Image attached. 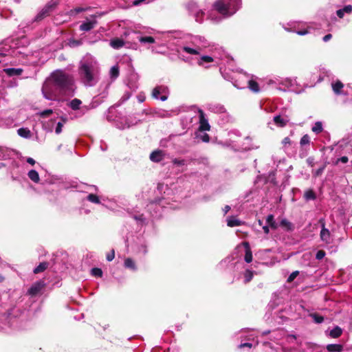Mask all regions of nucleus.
Returning <instances> with one entry per match:
<instances>
[{"label":"nucleus","instance_id":"f257e3e1","mask_svg":"<svg viewBox=\"0 0 352 352\" xmlns=\"http://www.w3.org/2000/svg\"><path fill=\"white\" fill-rule=\"evenodd\" d=\"M78 74L85 86H94L99 80L100 67L98 62L90 56L84 57L80 62Z\"/></svg>","mask_w":352,"mask_h":352},{"label":"nucleus","instance_id":"f03ea898","mask_svg":"<svg viewBox=\"0 0 352 352\" xmlns=\"http://www.w3.org/2000/svg\"><path fill=\"white\" fill-rule=\"evenodd\" d=\"M51 80L58 89V91L65 96L74 93V80L71 76L63 71L57 70L52 74Z\"/></svg>","mask_w":352,"mask_h":352},{"label":"nucleus","instance_id":"f3484780","mask_svg":"<svg viewBox=\"0 0 352 352\" xmlns=\"http://www.w3.org/2000/svg\"><path fill=\"white\" fill-rule=\"evenodd\" d=\"M6 73L10 76H19L22 74L23 69L21 68H8L5 69Z\"/></svg>","mask_w":352,"mask_h":352},{"label":"nucleus","instance_id":"cd10ccee","mask_svg":"<svg viewBox=\"0 0 352 352\" xmlns=\"http://www.w3.org/2000/svg\"><path fill=\"white\" fill-rule=\"evenodd\" d=\"M333 90L336 94H340V90L343 87V84L340 81H337L336 82L332 84Z\"/></svg>","mask_w":352,"mask_h":352},{"label":"nucleus","instance_id":"bf43d9fd","mask_svg":"<svg viewBox=\"0 0 352 352\" xmlns=\"http://www.w3.org/2000/svg\"><path fill=\"white\" fill-rule=\"evenodd\" d=\"M263 230L264 231V232L265 234H268L270 232V229H269V227L267 226H263Z\"/></svg>","mask_w":352,"mask_h":352},{"label":"nucleus","instance_id":"9b49d317","mask_svg":"<svg viewBox=\"0 0 352 352\" xmlns=\"http://www.w3.org/2000/svg\"><path fill=\"white\" fill-rule=\"evenodd\" d=\"M97 24V21L94 19L92 21H87L85 22H83L80 25V30L81 31H83V32H88L91 30H92L95 26Z\"/></svg>","mask_w":352,"mask_h":352},{"label":"nucleus","instance_id":"79ce46f5","mask_svg":"<svg viewBox=\"0 0 352 352\" xmlns=\"http://www.w3.org/2000/svg\"><path fill=\"white\" fill-rule=\"evenodd\" d=\"M291 144L292 141L288 137L285 138L282 141V144L283 145L284 148H287V146H290Z\"/></svg>","mask_w":352,"mask_h":352},{"label":"nucleus","instance_id":"f704fd0d","mask_svg":"<svg viewBox=\"0 0 352 352\" xmlns=\"http://www.w3.org/2000/svg\"><path fill=\"white\" fill-rule=\"evenodd\" d=\"M87 199L89 201L95 203V204H99L100 203V199H99L97 195H94V194H89L87 196Z\"/></svg>","mask_w":352,"mask_h":352},{"label":"nucleus","instance_id":"774afa93","mask_svg":"<svg viewBox=\"0 0 352 352\" xmlns=\"http://www.w3.org/2000/svg\"><path fill=\"white\" fill-rule=\"evenodd\" d=\"M258 223L259 226L263 225V221L261 220H258Z\"/></svg>","mask_w":352,"mask_h":352},{"label":"nucleus","instance_id":"69168bd1","mask_svg":"<svg viewBox=\"0 0 352 352\" xmlns=\"http://www.w3.org/2000/svg\"><path fill=\"white\" fill-rule=\"evenodd\" d=\"M135 219L136 220H140V221H142L143 220V215H140L139 217H135Z\"/></svg>","mask_w":352,"mask_h":352},{"label":"nucleus","instance_id":"f8f14e48","mask_svg":"<svg viewBox=\"0 0 352 352\" xmlns=\"http://www.w3.org/2000/svg\"><path fill=\"white\" fill-rule=\"evenodd\" d=\"M164 158V152L161 150L153 151L150 155V160L153 162H160Z\"/></svg>","mask_w":352,"mask_h":352},{"label":"nucleus","instance_id":"b1692460","mask_svg":"<svg viewBox=\"0 0 352 352\" xmlns=\"http://www.w3.org/2000/svg\"><path fill=\"white\" fill-rule=\"evenodd\" d=\"M81 103L82 102L80 100L74 98L70 102L69 106L73 110H78L80 108Z\"/></svg>","mask_w":352,"mask_h":352},{"label":"nucleus","instance_id":"e2e57ef3","mask_svg":"<svg viewBox=\"0 0 352 352\" xmlns=\"http://www.w3.org/2000/svg\"><path fill=\"white\" fill-rule=\"evenodd\" d=\"M230 210V207L229 206H226L223 209L224 214H227Z\"/></svg>","mask_w":352,"mask_h":352},{"label":"nucleus","instance_id":"a878e982","mask_svg":"<svg viewBox=\"0 0 352 352\" xmlns=\"http://www.w3.org/2000/svg\"><path fill=\"white\" fill-rule=\"evenodd\" d=\"M309 144H310V137L307 134L304 135L300 140V146L302 147H304L305 146H309Z\"/></svg>","mask_w":352,"mask_h":352},{"label":"nucleus","instance_id":"4468645a","mask_svg":"<svg viewBox=\"0 0 352 352\" xmlns=\"http://www.w3.org/2000/svg\"><path fill=\"white\" fill-rule=\"evenodd\" d=\"M328 352H341L343 350V346L341 344H330L326 347Z\"/></svg>","mask_w":352,"mask_h":352},{"label":"nucleus","instance_id":"aec40b11","mask_svg":"<svg viewBox=\"0 0 352 352\" xmlns=\"http://www.w3.org/2000/svg\"><path fill=\"white\" fill-rule=\"evenodd\" d=\"M248 88L254 93H258L260 91L258 84L254 80L248 81Z\"/></svg>","mask_w":352,"mask_h":352},{"label":"nucleus","instance_id":"412c9836","mask_svg":"<svg viewBox=\"0 0 352 352\" xmlns=\"http://www.w3.org/2000/svg\"><path fill=\"white\" fill-rule=\"evenodd\" d=\"M29 178L35 183H38L40 180L38 173L35 170H31L28 173Z\"/></svg>","mask_w":352,"mask_h":352},{"label":"nucleus","instance_id":"6e6d98bb","mask_svg":"<svg viewBox=\"0 0 352 352\" xmlns=\"http://www.w3.org/2000/svg\"><path fill=\"white\" fill-rule=\"evenodd\" d=\"M85 10H86V9L84 8H76L74 9V11L76 13H80V12H84Z\"/></svg>","mask_w":352,"mask_h":352},{"label":"nucleus","instance_id":"a211bd4d","mask_svg":"<svg viewBox=\"0 0 352 352\" xmlns=\"http://www.w3.org/2000/svg\"><path fill=\"white\" fill-rule=\"evenodd\" d=\"M342 329L340 327L336 326L331 331H330L329 336L333 338H338L342 335Z\"/></svg>","mask_w":352,"mask_h":352},{"label":"nucleus","instance_id":"4be33fe9","mask_svg":"<svg viewBox=\"0 0 352 352\" xmlns=\"http://www.w3.org/2000/svg\"><path fill=\"white\" fill-rule=\"evenodd\" d=\"M266 221L271 228L276 230L278 228V225L274 220L273 214H269L266 218Z\"/></svg>","mask_w":352,"mask_h":352},{"label":"nucleus","instance_id":"7c9ffc66","mask_svg":"<svg viewBox=\"0 0 352 352\" xmlns=\"http://www.w3.org/2000/svg\"><path fill=\"white\" fill-rule=\"evenodd\" d=\"M309 316L314 319L316 323L320 324L324 321V317L317 314H311Z\"/></svg>","mask_w":352,"mask_h":352},{"label":"nucleus","instance_id":"2f4dec72","mask_svg":"<svg viewBox=\"0 0 352 352\" xmlns=\"http://www.w3.org/2000/svg\"><path fill=\"white\" fill-rule=\"evenodd\" d=\"M213 61V58L209 56H203L198 61L199 65H203L204 63H211Z\"/></svg>","mask_w":352,"mask_h":352},{"label":"nucleus","instance_id":"c85d7f7f","mask_svg":"<svg viewBox=\"0 0 352 352\" xmlns=\"http://www.w3.org/2000/svg\"><path fill=\"white\" fill-rule=\"evenodd\" d=\"M47 263H41L34 270V273L38 274L40 272H42L47 268Z\"/></svg>","mask_w":352,"mask_h":352},{"label":"nucleus","instance_id":"8fccbe9b","mask_svg":"<svg viewBox=\"0 0 352 352\" xmlns=\"http://www.w3.org/2000/svg\"><path fill=\"white\" fill-rule=\"evenodd\" d=\"M204 14V12L202 11H200V12H198L197 14H196V21H199V22H201V19H199V17L201 18Z\"/></svg>","mask_w":352,"mask_h":352},{"label":"nucleus","instance_id":"338daca9","mask_svg":"<svg viewBox=\"0 0 352 352\" xmlns=\"http://www.w3.org/2000/svg\"><path fill=\"white\" fill-rule=\"evenodd\" d=\"M4 280V277L0 274V283H1Z\"/></svg>","mask_w":352,"mask_h":352},{"label":"nucleus","instance_id":"58836bf2","mask_svg":"<svg viewBox=\"0 0 352 352\" xmlns=\"http://www.w3.org/2000/svg\"><path fill=\"white\" fill-rule=\"evenodd\" d=\"M349 162V158L346 156H343L340 158H338L336 161L334 162L335 165H338L340 162H342L343 164H346Z\"/></svg>","mask_w":352,"mask_h":352},{"label":"nucleus","instance_id":"052dcab7","mask_svg":"<svg viewBox=\"0 0 352 352\" xmlns=\"http://www.w3.org/2000/svg\"><path fill=\"white\" fill-rule=\"evenodd\" d=\"M307 33H308L307 30H301V31H298L297 32V34H299V35H305Z\"/></svg>","mask_w":352,"mask_h":352},{"label":"nucleus","instance_id":"603ef678","mask_svg":"<svg viewBox=\"0 0 352 352\" xmlns=\"http://www.w3.org/2000/svg\"><path fill=\"white\" fill-rule=\"evenodd\" d=\"M5 153L6 148L4 147L0 146V159L4 157Z\"/></svg>","mask_w":352,"mask_h":352},{"label":"nucleus","instance_id":"3c124183","mask_svg":"<svg viewBox=\"0 0 352 352\" xmlns=\"http://www.w3.org/2000/svg\"><path fill=\"white\" fill-rule=\"evenodd\" d=\"M336 14L338 17L342 18L344 16V12L342 9H340V10H337Z\"/></svg>","mask_w":352,"mask_h":352},{"label":"nucleus","instance_id":"0eeeda50","mask_svg":"<svg viewBox=\"0 0 352 352\" xmlns=\"http://www.w3.org/2000/svg\"><path fill=\"white\" fill-rule=\"evenodd\" d=\"M320 223L322 226V230L320 231V239L322 241H324L327 243H329L331 234L328 229L325 228V223L324 219H320Z\"/></svg>","mask_w":352,"mask_h":352},{"label":"nucleus","instance_id":"ddd939ff","mask_svg":"<svg viewBox=\"0 0 352 352\" xmlns=\"http://www.w3.org/2000/svg\"><path fill=\"white\" fill-rule=\"evenodd\" d=\"M280 226L287 231H292L294 229L293 224L286 219H283L280 221Z\"/></svg>","mask_w":352,"mask_h":352},{"label":"nucleus","instance_id":"4c0bfd02","mask_svg":"<svg viewBox=\"0 0 352 352\" xmlns=\"http://www.w3.org/2000/svg\"><path fill=\"white\" fill-rule=\"evenodd\" d=\"M197 138H199L202 142H208L210 141V136L207 133H203L201 135H196Z\"/></svg>","mask_w":352,"mask_h":352},{"label":"nucleus","instance_id":"c756f323","mask_svg":"<svg viewBox=\"0 0 352 352\" xmlns=\"http://www.w3.org/2000/svg\"><path fill=\"white\" fill-rule=\"evenodd\" d=\"M304 197L307 200H311V199H315L316 195H315L314 192L312 190L309 189L305 191Z\"/></svg>","mask_w":352,"mask_h":352},{"label":"nucleus","instance_id":"680f3d73","mask_svg":"<svg viewBox=\"0 0 352 352\" xmlns=\"http://www.w3.org/2000/svg\"><path fill=\"white\" fill-rule=\"evenodd\" d=\"M314 159L311 158V157H309L307 159V163L311 166H314Z\"/></svg>","mask_w":352,"mask_h":352},{"label":"nucleus","instance_id":"de8ad7c7","mask_svg":"<svg viewBox=\"0 0 352 352\" xmlns=\"http://www.w3.org/2000/svg\"><path fill=\"white\" fill-rule=\"evenodd\" d=\"M245 281L249 282L252 280V278L253 277V274L250 271H248L245 274Z\"/></svg>","mask_w":352,"mask_h":352},{"label":"nucleus","instance_id":"864d4df0","mask_svg":"<svg viewBox=\"0 0 352 352\" xmlns=\"http://www.w3.org/2000/svg\"><path fill=\"white\" fill-rule=\"evenodd\" d=\"M331 37H332V35L331 34H328L323 37V41L324 42H327L331 38Z\"/></svg>","mask_w":352,"mask_h":352},{"label":"nucleus","instance_id":"c03bdc74","mask_svg":"<svg viewBox=\"0 0 352 352\" xmlns=\"http://www.w3.org/2000/svg\"><path fill=\"white\" fill-rule=\"evenodd\" d=\"M325 254H325L324 251L319 250L316 253V258L318 260H321V259H322L324 257Z\"/></svg>","mask_w":352,"mask_h":352},{"label":"nucleus","instance_id":"13d9d810","mask_svg":"<svg viewBox=\"0 0 352 352\" xmlns=\"http://www.w3.org/2000/svg\"><path fill=\"white\" fill-rule=\"evenodd\" d=\"M252 344L251 343L246 342V343H243V344H240L239 346L241 348H243V347H245V346L250 348V347H252Z\"/></svg>","mask_w":352,"mask_h":352},{"label":"nucleus","instance_id":"72a5a7b5","mask_svg":"<svg viewBox=\"0 0 352 352\" xmlns=\"http://www.w3.org/2000/svg\"><path fill=\"white\" fill-rule=\"evenodd\" d=\"M312 131L316 133H320L322 131V123L320 122H316L312 127Z\"/></svg>","mask_w":352,"mask_h":352},{"label":"nucleus","instance_id":"c9c22d12","mask_svg":"<svg viewBox=\"0 0 352 352\" xmlns=\"http://www.w3.org/2000/svg\"><path fill=\"white\" fill-rule=\"evenodd\" d=\"M91 274L96 277H101L102 276V271L100 268H93L91 270Z\"/></svg>","mask_w":352,"mask_h":352},{"label":"nucleus","instance_id":"7ed1b4c3","mask_svg":"<svg viewBox=\"0 0 352 352\" xmlns=\"http://www.w3.org/2000/svg\"><path fill=\"white\" fill-rule=\"evenodd\" d=\"M241 5V0H217L213 4V8L224 18H227L234 14Z\"/></svg>","mask_w":352,"mask_h":352},{"label":"nucleus","instance_id":"20e7f679","mask_svg":"<svg viewBox=\"0 0 352 352\" xmlns=\"http://www.w3.org/2000/svg\"><path fill=\"white\" fill-rule=\"evenodd\" d=\"M58 89L52 80H47L42 87V93L45 98L49 100H54L57 96Z\"/></svg>","mask_w":352,"mask_h":352},{"label":"nucleus","instance_id":"a18cd8bd","mask_svg":"<svg viewBox=\"0 0 352 352\" xmlns=\"http://www.w3.org/2000/svg\"><path fill=\"white\" fill-rule=\"evenodd\" d=\"M63 126V123H61L60 122L57 123V125H56V127L55 129V132L56 134H59L61 133Z\"/></svg>","mask_w":352,"mask_h":352},{"label":"nucleus","instance_id":"5701e85b","mask_svg":"<svg viewBox=\"0 0 352 352\" xmlns=\"http://www.w3.org/2000/svg\"><path fill=\"white\" fill-rule=\"evenodd\" d=\"M119 74H120V72H119V67L118 65H114L111 68L110 72H109V75H110L111 78H112L113 80L117 78L119 76Z\"/></svg>","mask_w":352,"mask_h":352},{"label":"nucleus","instance_id":"9d476101","mask_svg":"<svg viewBox=\"0 0 352 352\" xmlns=\"http://www.w3.org/2000/svg\"><path fill=\"white\" fill-rule=\"evenodd\" d=\"M242 245L244 246L245 251L244 260L246 263H250L252 261V253L250 244L248 242L244 241L242 243Z\"/></svg>","mask_w":352,"mask_h":352},{"label":"nucleus","instance_id":"49530a36","mask_svg":"<svg viewBox=\"0 0 352 352\" xmlns=\"http://www.w3.org/2000/svg\"><path fill=\"white\" fill-rule=\"evenodd\" d=\"M115 257V252L113 250L111 251L107 255V260L108 261H111Z\"/></svg>","mask_w":352,"mask_h":352},{"label":"nucleus","instance_id":"393cba45","mask_svg":"<svg viewBox=\"0 0 352 352\" xmlns=\"http://www.w3.org/2000/svg\"><path fill=\"white\" fill-rule=\"evenodd\" d=\"M19 135L23 138H29L30 136V131L28 129L20 128L17 130Z\"/></svg>","mask_w":352,"mask_h":352},{"label":"nucleus","instance_id":"473e14b6","mask_svg":"<svg viewBox=\"0 0 352 352\" xmlns=\"http://www.w3.org/2000/svg\"><path fill=\"white\" fill-rule=\"evenodd\" d=\"M124 266L126 267H127V268H131V269H133V270H135V263L130 258H128L125 259V261H124Z\"/></svg>","mask_w":352,"mask_h":352},{"label":"nucleus","instance_id":"6e6552de","mask_svg":"<svg viewBox=\"0 0 352 352\" xmlns=\"http://www.w3.org/2000/svg\"><path fill=\"white\" fill-rule=\"evenodd\" d=\"M45 285V284L44 281H37L29 289L28 294L31 296H35L38 294L43 288H44Z\"/></svg>","mask_w":352,"mask_h":352},{"label":"nucleus","instance_id":"e433bc0d","mask_svg":"<svg viewBox=\"0 0 352 352\" xmlns=\"http://www.w3.org/2000/svg\"><path fill=\"white\" fill-rule=\"evenodd\" d=\"M326 166H327V163H324V164L322 167L317 169L316 170H315L313 173V175L314 177H318V176L321 175L322 173H323L324 170L325 169Z\"/></svg>","mask_w":352,"mask_h":352},{"label":"nucleus","instance_id":"37998d69","mask_svg":"<svg viewBox=\"0 0 352 352\" xmlns=\"http://www.w3.org/2000/svg\"><path fill=\"white\" fill-rule=\"evenodd\" d=\"M53 113L52 109H47L39 113L41 117H47Z\"/></svg>","mask_w":352,"mask_h":352},{"label":"nucleus","instance_id":"ea45409f","mask_svg":"<svg viewBox=\"0 0 352 352\" xmlns=\"http://www.w3.org/2000/svg\"><path fill=\"white\" fill-rule=\"evenodd\" d=\"M172 162L177 166H184L186 164V161L184 160H180L177 158L173 159Z\"/></svg>","mask_w":352,"mask_h":352},{"label":"nucleus","instance_id":"09e8293b","mask_svg":"<svg viewBox=\"0 0 352 352\" xmlns=\"http://www.w3.org/2000/svg\"><path fill=\"white\" fill-rule=\"evenodd\" d=\"M342 10H344V13H351L352 11V6H346L342 8Z\"/></svg>","mask_w":352,"mask_h":352},{"label":"nucleus","instance_id":"6ab92c4d","mask_svg":"<svg viewBox=\"0 0 352 352\" xmlns=\"http://www.w3.org/2000/svg\"><path fill=\"white\" fill-rule=\"evenodd\" d=\"M241 224H242V222L234 217H230L227 219V225L229 227L239 226Z\"/></svg>","mask_w":352,"mask_h":352},{"label":"nucleus","instance_id":"bb28decb","mask_svg":"<svg viewBox=\"0 0 352 352\" xmlns=\"http://www.w3.org/2000/svg\"><path fill=\"white\" fill-rule=\"evenodd\" d=\"M139 41L142 43H153L155 39L152 36H140L139 37Z\"/></svg>","mask_w":352,"mask_h":352},{"label":"nucleus","instance_id":"0e129e2a","mask_svg":"<svg viewBox=\"0 0 352 352\" xmlns=\"http://www.w3.org/2000/svg\"><path fill=\"white\" fill-rule=\"evenodd\" d=\"M144 0H135L134 2H133V4L135 6H138L139 5L140 3H141L142 2H143Z\"/></svg>","mask_w":352,"mask_h":352},{"label":"nucleus","instance_id":"1a4fd4ad","mask_svg":"<svg viewBox=\"0 0 352 352\" xmlns=\"http://www.w3.org/2000/svg\"><path fill=\"white\" fill-rule=\"evenodd\" d=\"M181 50L191 55H198L202 51V48L198 45L194 47L184 46L181 48Z\"/></svg>","mask_w":352,"mask_h":352},{"label":"nucleus","instance_id":"dca6fc26","mask_svg":"<svg viewBox=\"0 0 352 352\" xmlns=\"http://www.w3.org/2000/svg\"><path fill=\"white\" fill-rule=\"evenodd\" d=\"M124 45V42L122 39L120 38H114L110 41V45L114 49H119L123 47Z\"/></svg>","mask_w":352,"mask_h":352},{"label":"nucleus","instance_id":"4d7b16f0","mask_svg":"<svg viewBox=\"0 0 352 352\" xmlns=\"http://www.w3.org/2000/svg\"><path fill=\"white\" fill-rule=\"evenodd\" d=\"M27 162L31 165H34L35 164V160L32 157H28L27 159Z\"/></svg>","mask_w":352,"mask_h":352},{"label":"nucleus","instance_id":"423d86ee","mask_svg":"<svg viewBox=\"0 0 352 352\" xmlns=\"http://www.w3.org/2000/svg\"><path fill=\"white\" fill-rule=\"evenodd\" d=\"M199 113V131H208L210 130V125L206 118L204 112L201 109L198 110Z\"/></svg>","mask_w":352,"mask_h":352},{"label":"nucleus","instance_id":"5fc2aeb1","mask_svg":"<svg viewBox=\"0 0 352 352\" xmlns=\"http://www.w3.org/2000/svg\"><path fill=\"white\" fill-rule=\"evenodd\" d=\"M137 98L140 102H143L145 100V96L142 94L138 95Z\"/></svg>","mask_w":352,"mask_h":352},{"label":"nucleus","instance_id":"a19ab883","mask_svg":"<svg viewBox=\"0 0 352 352\" xmlns=\"http://www.w3.org/2000/svg\"><path fill=\"white\" fill-rule=\"evenodd\" d=\"M299 274V272L298 271H294L289 276V277L287 278V282L288 283H291L292 282L296 277Z\"/></svg>","mask_w":352,"mask_h":352},{"label":"nucleus","instance_id":"2eb2a0df","mask_svg":"<svg viewBox=\"0 0 352 352\" xmlns=\"http://www.w3.org/2000/svg\"><path fill=\"white\" fill-rule=\"evenodd\" d=\"M274 122L278 126L283 127L287 124L288 120L280 116H276L274 117Z\"/></svg>","mask_w":352,"mask_h":352},{"label":"nucleus","instance_id":"39448f33","mask_svg":"<svg viewBox=\"0 0 352 352\" xmlns=\"http://www.w3.org/2000/svg\"><path fill=\"white\" fill-rule=\"evenodd\" d=\"M168 89L166 86L160 85L155 87L152 91V96L155 99H160L162 101L167 100Z\"/></svg>","mask_w":352,"mask_h":352}]
</instances>
